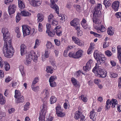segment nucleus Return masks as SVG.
I'll return each mask as SVG.
<instances>
[{
	"instance_id": "obj_40",
	"label": "nucleus",
	"mask_w": 121,
	"mask_h": 121,
	"mask_svg": "<svg viewBox=\"0 0 121 121\" xmlns=\"http://www.w3.org/2000/svg\"><path fill=\"white\" fill-rule=\"evenodd\" d=\"M74 7L76 10L78 12H81V6L78 4H74L73 5Z\"/></svg>"
},
{
	"instance_id": "obj_26",
	"label": "nucleus",
	"mask_w": 121,
	"mask_h": 121,
	"mask_svg": "<svg viewBox=\"0 0 121 121\" xmlns=\"http://www.w3.org/2000/svg\"><path fill=\"white\" fill-rule=\"evenodd\" d=\"M110 104L112 105L111 107L112 108L115 107V106L117 104L118 102L117 100L115 99H112L111 100H110Z\"/></svg>"
},
{
	"instance_id": "obj_19",
	"label": "nucleus",
	"mask_w": 121,
	"mask_h": 121,
	"mask_svg": "<svg viewBox=\"0 0 121 121\" xmlns=\"http://www.w3.org/2000/svg\"><path fill=\"white\" fill-rule=\"evenodd\" d=\"M70 24L71 26L73 27H76L79 25V23L78 22V19L77 18L73 19L70 22Z\"/></svg>"
},
{
	"instance_id": "obj_30",
	"label": "nucleus",
	"mask_w": 121,
	"mask_h": 121,
	"mask_svg": "<svg viewBox=\"0 0 121 121\" xmlns=\"http://www.w3.org/2000/svg\"><path fill=\"white\" fill-rule=\"evenodd\" d=\"M83 114L79 111H77L76 112L75 114L74 118L75 119L77 120Z\"/></svg>"
},
{
	"instance_id": "obj_39",
	"label": "nucleus",
	"mask_w": 121,
	"mask_h": 121,
	"mask_svg": "<svg viewBox=\"0 0 121 121\" xmlns=\"http://www.w3.org/2000/svg\"><path fill=\"white\" fill-rule=\"evenodd\" d=\"M57 99L56 97L54 96H52L50 99V102L51 104H53L56 101Z\"/></svg>"
},
{
	"instance_id": "obj_4",
	"label": "nucleus",
	"mask_w": 121,
	"mask_h": 121,
	"mask_svg": "<svg viewBox=\"0 0 121 121\" xmlns=\"http://www.w3.org/2000/svg\"><path fill=\"white\" fill-rule=\"evenodd\" d=\"M47 101H45L42 105V109L39 114V121H45V116L47 112Z\"/></svg>"
},
{
	"instance_id": "obj_63",
	"label": "nucleus",
	"mask_w": 121,
	"mask_h": 121,
	"mask_svg": "<svg viewBox=\"0 0 121 121\" xmlns=\"http://www.w3.org/2000/svg\"><path fill=\"white\" fill-rule=\"evenodd\" d=\"M49 82L50 83V85L52 87H54L56 86V85L55 82Z\"/></svg>"
},
{
	"instance_id": "obj_53",
	"label": "nucleus",
	"mask_w": 121,
	"mask_h": 121,
	"mask_svg": "<svg viewBox=\"0 0 121 121\" xmlns=\"http://www.w3.org/2000/svg\"><path fill=\"white\" fill-rule=\"evenodd\" d=\"M80 97L82 100L85 102H86L87 100L86 97L84 95H82Z\"/></svg>"
},
{
	"instance_id": "obj_37",
	"label": "nucleus",
	"mask_w": 121,
	"mask_h": 121,
	"mask_svg": "<svg viewBox=\"0 0 121 121\" xmlns=\"http://www.w3.org/2000/svg\"><path fill=\"white\" fill-rule=\"evenodd\" d=\"M22 95L21 93L19 90H15V91L14 97L15 98L19 97L20 96Z\"/></svg>"
},
{
	"instance_id": "obj_48",
	"label": "nucleus",
	"mask_w": 121,
	"mask_h": 121,
	"mask_svg": "<svg viewBox=\"0 0 121 121\" xmlns=\"http://www.w3.org/2000/svg\"><path fill=\"white\" fill-rule=\"evenodd\" d=\"M30 103L29 102H27L24 106V110L26 111L28 110L29 108Z\"/></svg>"
},
{
	"instance_id": "obj_47",
	"label": "nucleus",
	"mask_w": 121,
	"mask_h": 121,
	"mask_svg": "<svg viewBox=\"0 0 121 121\" xmlns=\"http://www.w3.org/2000/svg\"><path fill=\"white\" fill-rule=\"evenodd\" d=\"M110 103V100L109 99H108L106 101V105L105 106L106 110L109 109L110 108V105H111Z\"/></svg>"
},
{
	"instance_id": "obj_57",
	"label": "nucleus",
	"mask_w": 121,
	"mask_h": 121,
	"mask_svg": "<svg viewBox=\"0 0 121 121\" xmlns=\"http://www.w3.org/2000/svg\"><path fill=\"white\" fill-rule=\"evenodd\" d=\"M94 82L95 83L98 85L101 82V80L99 79H95L94 80Z\"/></svg>"
},
{
	"instance_id": "obj_51",
	"label": "nucleus",
	"mask_w": 121,
	"mask_h": 121,
	"mask_svg": "<svg viewBox=\"0 0 121 121\" xmlns=\"http://www.w3.org/2000/svg\"><path fill=\"white\" fill-rule=\"evenodd\" d=\"M56 79V76H51L49 80V82H55L54 81Z\"/></svg>"
},
{
	"instance_id": "obj_45",
	"label": "nucleus",
	"mask_w": 121,
	"mask_h": 121,
	"mask_svg": "<svg viewBox=\"0 0 121 121\" xmlns=\"http://www.w3.org/2000/svg\"><path fill=\"white\" fill-rule=\"evenodd\" d=\"M46 33L48 34L49 36L51 37L54 36L55 34V33L54 31L52 32L50 31L49 30H46Z\"/></svg>"
},
{
	"instance_id": "obj_36",
	"label": "nucleus",
	"mask_w": 121,
	"mask_h": 121,
	"mask_svg": "<svg viewBox=\"0 0 121 121\" xmlns=\"http://www.w3.org/2000/svg\"><path fill=\"white\" fill-rule=\"evenodd\" d=\"M93 22L94 23L99 25L101 23V21L99 19L97 18H93Z\"/></svg>"
},
{
	"instance_id": "obj_32",
	"label": "nucleus",
	"mask_w": 121,
	"mask_h": 121,
	"mask_svg": "<svg viewBox=\"0 0 121 121\" xmlns=\"http://www.w3.org/2000/svg\"><path fill=\"white\" fill-rule=\"evenodd\" d=\"M103 54H99L98 52L97 51H95L94 52V56L95 59L97 60H98L99 57H100V55H102Z\"/></svg>"
},
{
	"instance_id": "obj_41",
	"label": "nucleus",
	"mask_w": 121,
	"mask_h": 121,
	"mask_svg": "<svg viewBox=\"0 0 121 121\" xmlns=\"http://www.w3.org/2000/svg\"><path fill=\"white\" fill-rule=\"evenodd\" d=\"M40 41L38 39H36L35 41V45L34 47V48L35 49L37 48L40 45Z\"/></svg>"
},
{
	"instance_id": "obj_29",
	"label": "nucleus",
	"mask_w": 121,
	"mask_h": 121,
	"mask_svg": "<svg viewBox=\"0 0 121 121\" xmlns=\"http://www.w3.org/2000/svg\"><path fill=\"white\" fill-rule=\"evenodd\" d=\"M49 90L48 88H46L43 91V92L44 93V98L45 99H47L49 97Z\"/></svg>"
},
{
	"instance_id": "obj_43",
	"label": "nucleus",
	"mask_w": 121,
	"mask_h": 121,
	"mask_svg": "<svg viewBox=\"0 0 121 121\" xmlns=\"http://www.w3.org/2000/svg\"><path fill=\"white\" fill-rule=\"evenodd\" d=\"M46 71L48 73H53V70L51 67V66H48L46 68Z\"/></svg>"
},
{
	"instance_id": "obj_5",
	"label": "nucleus",
	"mask_w": 121,
	"mask_h": 121,
	"mask_svg": "<svg viewBox=\"0 0 121 121\" xmlns=\"http://www.w3.org/2000/svg\"><path fill=\"white\" fill-rule=\"evenodd\" d=\"M95 10L93 13V17H94L100 16L101 13V10L102 9V5L101 4H98L94 8Z\"/></svg>"
},
{
	"instance_id": "obj_18",
	"label": "nucleus",
	"mask_w": 121,
	"mask_h": 121,
	"mask_svg": "<svg viewBox=\"0 0 121 121\" xmlns=\"http://www.w3.org/2000/svg\"><path fill=\"white\" fill-rule=\"evenodd\" d=\"M58 16L56 17L57 20L60 21V23H63L65 21V16L61 14L58 13Z\"/></svg>"
},
{
	"instance_id": "obj_15",
	"label": "nucleus",
	"mask_w": 121,
	"mask_h": 121,
	"mask_svg": "<svg viewBox=\"0 0 121 121\" xmlns=\"http://www.w3.org/2000/svg\"><path fill=\"white\" fill-rule=\"evenodd\" d=\"M119 4V2L118 1H115L112 3V7L115 11H116L118 10Z\"/></svg>"
},
{
	"instance_id": "obj_44",
	"label": "nucleus",
	"mask_w": 121,
	"mask_h": 121,
	"mask_svg": "<svg viewBox=\"0 0 121 121\" xmlns=\"http://www.w3.org/2000/svg\"><path fill=\"white\" fill-rule=\"evenodd\" d=\"M52 25L54 26H57L58 24V21L56 19H52Z\"/></svg>"
},
{
	"instance_id": "obj_22",
	"label": "nucleus",
	"mask_w": 121,
	"mask_h": 121,
	"mask_svg": "<svg viewBox=\"0 0 121 121\" xmlns=\"http://www.w3.org/2000/svg\"><path fill=\"white\" fill-rule=\"evenodd\" d=\"M82 51L81 50H79L75 53L74 58H78L81 57L82 54Z\"/></svg>"
},
{
	"instance_id": "obj_11",
	"label": "nucleus",
	"mask_w": 121,
	"mask_h": 121,
	"mask_svg": "<svg viewBox=\"0 0 121 121\" xmlns=\"http://www.w3.org/2000/svg\"><path fill=\"white\" fill-rule=\"evenodd\" d=\"M22 27L23 36L29 35L30 33V30L27 26L23 25Z\"/></svg>"
},
{
	"instance_id": "obj_21",
	"label": "nucleus",
	"mask_w": 121,
	"mask_h": 121,
	"mask_svg": "<svg viewBox=\"0 0 121 121\" xmlns=\"http://www.w3.org/2000/svg\"><path fill=\"white\" fill-rule=\"evenodd\" d=\"M50 52L49 51L47 50H46L45 51L44 54V56L42 55L41 57L43 61H44L45 60V58H48L49 56Z\"/></svg>"
},
{
	"instance_id": "obj_35",
	"label": "nucleus",
	"mask_w": 121,
	"mask_h": 121,
	"mask_svg": "<svg viewBox=\"0 0 121 121\" xmlns=\"http://www.w3.org/2000/svg\"><path fill=\"white\" fill-rule=\"evenodd\" d=\"M4 68L6 71H8L10 69L9 65L7 61H5L4 62Z\"/></svg>"
},
{
	"instance_id": "obj_28",
	"label": "nucleus",
	"mask_w": 121,
	"mask_h": 121,
	"mask_svg": "<svg viewBox=\"0 0 121 121\" xmlns=\"http://www.w3.org/2000/svg\"><path fill=\"white\" fill-rule=\"evenodd\" d=\"M16 99V103H22L24 100V98L22 95Z\"/></svg>"
},
{
	"instance_id": "obj_64",
	"label": "nucleus",
	"mask_w": 121,
	"mask_h": 121,
	"mask_svg": "<svg viewBox=\"0 0 121 121\" xmlns=\"http://www.w3.org/2000/svg\"><path fill=\"white\" fill-rule=\"evenodd\" d=\"M54 42L55 44L58 46H59L60 45V42L59 40L57 39H55Z\"/></svg>"
},
{
	"instance_id": "obj_61",
	"label": "nucleus",
	"mask_w": 121,
	"mask_h": 121,
	"mask_svg": "<svg viewBox=\"0 0 121 121\" xmlns=\"http://www.w3.org/2000/svg\"><path fill=\"white\" fill-rule=\"evenodd\" d=\"M58 117H62L64 116L65 114L64 113L62 112V111L59 112L56 114Z\"/></svg>"
},
{
	"instance_id": "obj_2",
	"label": "nucleus",
	"mask_w": 121,
	"mask_h": 121,
	"mask_svg": "<svg viewBox=\"0 0 121 121\" xmlns=\"http://www.w3.org/2000/svg\"><path fill=\"white\" fill-rule=\"evenodd\" d=\"M38 57L36 53L33 51H31L26 54V60H24V63L26 65L30 64L33 60L35 62H36Z\"/></svg>"
},
{
	"instance_id": "obj_55",
	"label": "nucleus",
	"mask_w": 121,
	"mask_h": 121,
	"mask_svg": "<svg viewBox=\"0 0 121 121\" xmlns=\"http://www.w3.org/2000/svg\"><path fill=\"white\" fill-rule=\"evenodd\" d=\"M56 114L61 111H62L61 108L60 106H57L56 108Z\"/></svg>"
},
{
	"instance_id": "obj_12",
	"label": "nucleus",
	"mask_w": 121,
	"mask_h": 121,
	"mask_svg": "<svg viewBox=\"0 0 121 121\" xmlns=\"http://www.w3.org/2000/svg\"><path fill=\"white\" fill-rule=\"evenodd\" d=\"M106 59V58L104 56L103 54L100 55L99 59L97 60V63H96V66L98 64H100L104 63Z\"/></svg>"
},
{
	"instance_id": "obj_6",
	"label": "nucleus",
	"mask_w": 121,
	"mask_h": 121,
	"mask_svg": "<svg viewBox=\"0 0 121 121\" xmlns=\"http://www.w3.org/2000/svg\"><path fill=\"white\" fill-rule=\"evenodd\" d=\"M2 32L3 34L4 40V41H9V39H10L11 40V38L9 37V33L8 28H3L2 30Z\"/></svg>"
},
{
	"instance_id": "obj_58",
	"label": "nucleus",
	"mask_w": 121,
	"mask_h": 121,
	"mask_svg": "<svg viewBox=\"0 0 121 121\" xmlns=\"http://www.w3.org/2000/svg\"><path fill=\"white\" fill-rule=\"evenodd\" d=\"M105 53L106 55L110 57L112 55V53L109 50H107L105 52Z\"/></svg>"
},
{
	"instance_id": "obj_13",
	"label": "nucleus",
	"mask_w": 121,
	"mask_h": 121,
	"mask_svg": "<svg viewBox=\"0 0 121 121\" xmlns=\"http://www.w3.org/2000/svg\"><path fill=\"white\" fill-rule=\"evenodd\" d=\"M93 25L94 28L97 30V32L98 33L104 32L106 30V28L102 25L99 27L95 26L94 24Z\"/></svg>"
},
{
	"instance_id": "obj_59",
	"label": "nucleus",
	"mask_w": 121,
	"mask_h": 121,
	"mask_svg": "<svg viewBox=\"0 0 121 121\" xmlns=\"http://www.w3.org/2000/svg\"><path fill=\"white\" fill-rule=\"evenodd\" d=\"M4 61L2 60L1 57H0V66L1 68H2L4 64Z\"/></svg>"
},
{
	"instance_id": "obj_31",
	"label": "nucleus",
	"mask_w": 121,
	"mask_h": 121,
	"mask_svg": "<svg viewBox=\"0 0 121 121\" xmlns=\"http://www.w3.org/2000/svg\"><path fill=\"white\" fill-rule=\"evenodd\" d=\"M6 101L3 95L0 94V104H4L5 103Z\"/></svg>"
},
{
	"instance_id": "obj_17",
	"label": "nucleus",
	"mask_w": 121,
	"mask_h": 121,
	"mask_svg": "<svg viewBox=\"0 0 121 121\" xmlns=\"http://www.w3.org/2000/svg\"><path fill=\"white\" fill-rule=\"evenodd\" d=\"M61 27L60 26H58L56 27L53 30L54 32H55L56 34L58 36H60L61 35L62 31L60 29Z\"/></svg>"
},
{
	"instance_id": "obj_54",
	"label": "nucleus",
	"mask_w": 121,
	"mask_h": 121,
	"mask_svg": "<svg viewBox=\"0 0 121 121\" xmlns=\"http://www.w3.org/2000/svg\"><path fill=\"white\" fill-rule=\"evenodd\" d=\"M90 33L91 34L93 35L94 36L96 37H101V35L95 33V32L93 31H91L90 32Z\"/></svg>"
},
{
	"instance_id": "obj_24",
	"label": "nucleus",
	"mask_w": 121,
	"mask_h": 121,
	"mask_svg": "<svg viewBox=\"0 0 121 121\" xmlns=\"http://www.w3.org/2000/svg\"><path fill=\"white\" fill-rule=\"evenodd\" d=\"M20 13L21 15L22 16L28 17L30 16L31 15V13L27 11H23Z\"/></svg>"
},
{
	"instance_id": "obj_49",
	"label": "nucleus",
	"mask_w": 121,
	"mask_h": 121,
	"mask_svg": "<svg viewBox=\"0 0 121 121\" xmlns=\"http://www.w3.org/2000/svg\"><path fill=\"white\" fill-rule=\"evenodd\" d=\"M21 15V13H18L16 17V22H18L20 19Z\"/></svg>"
},
{
	"instance_id": "obj_62",
	"label": "nucleus",
	"mask_w": 121,
	"mask_h": 121,
	"mask_svg": "<svg viewBox=\"0 0 121 121\" xmlns=\"http://www.w3.org/2000/svg\"><path fill=\"white\" fill-rule=\"evenodd\" d=\"M109 46L108 42L106 41L103 43V48H106Z\"/></svg>"
},
{
	"instance_id": "obj_42",
	"label": "nucleus",
	"mask_w": 121,
	"mask_h": 121,
	"mask_svg": "<svg viewBox=\"0 0 121 121\" xmlns=\"http://www.w3.org/2000/svg\"><path fill=\"white\" fill-rule=\"evenodd\" d=\"M109 76L111 78H115L117 77L118 76V74L116 73L110 72Z\"/></svg>"
},
{
	"instance_id": "obj_25",
	"label": "nucleus",
	"mask_w": 121,
	"mask_h": 121,
	"mask_svg": "<svg viewBox=\"0 0 121 121\" xmlns=\"http://www.w3.org/2000/svg\"><path fill=\"white\" fill-rule=\"evenodd\" d=\"M46 46L47 49L48 50H51L54 48V46L52 43L50 41L47 42Z\"/></svg>"
},
{
	"instance_id": "obj_7",
	"label": "nucleus",
	"mask_w": 121,
	"mask_h": 121,
	"mask_svg": "<svg viewBox=\"0 0 121 121\" xmlns=\"http://www.w3.org/2000/svg\"><path fill=\"white\" fill-rule=\"evenodd\" d=\"M17 9L16 5L13 4H10L8 7V12L9 15H10L15 13Z\"/></svg>"
},
{
	"instance_id": "obj_33",
	"label": "nucleus",
	"mask_w": 121,
	"mask_h": 121,
	"mask_svg": "<svg viewBox=\"0 0 121 121\" xmlns=\"http://www.w3.org/2000/svg\"><path fill=\"white\" fill-rule=\"evenodd\" d=\"M112 3L111 0H104V4L106 7L110 6Z\"/></svg>"
},
{
	"instance_id": "obj_38",
	"label": "nucleus",
	"mask_w": 121,
	"mask_h": 121,
	"mask_svg": "<svg viewBox=\"0 0 121 121\" xmlns=\"http://www.w3.org/2000/svg\"><path fill=\"white\" fill-rule=\"evenodd\" d=\"M39 77L35 78L32 82V85H31V87H35V84L39 81Z\"/></svg>"
},
{
	"instance_id": "obj_20",
	"label": "nucleus",
	"mask_w": 121,
	"mask_h": 121,
	"mask_svg": "<svg viewBox=\"0 0 121 121\" xmlns=\"http://www.w3.org/2000/svg\"><path fill=\"white\" fill-rule=\"evenodd\" d=\"M71 81L74 86L78 87H80V85L79 83L75 78H72L71 79Z\"/></svg>"
},
{
	"instance_id": "obj_1",
	"label": "nucleus",
	"mask_w": 121,
	"mask_h": 121,
	"mask_svg": "<svg viewBox=\"0 0 121 121\" xmlns=\"http://www.w3.org/2000/svg\"><path fill=\"white\" fill-rule=\"evenodd\" d=\"M9 41H4L3 49V52L5 56L7 58L11 57L14 52V51L11 44V41L9 39Z\"/></svg>"
},
{
	"instance_id": "obj_8",
	"label": "nucleus",
	"mask_w": 121,
	"mask_h": 121,
	"mask_svg": "<svg viewBox=\"0 0 121 121\" xmlns=\"http://www.w3.org/2000/svg\"><path fill=\"white\" fill-rule=\"evenodd\" d=\"M58 0H50L51 3L50 5L51 8L54 9L57 14L59 13V8L57 6L55 2H57Z\"/></svg>"
},
{
	"instance_id": "obj_56",
	"label": "nucleus",
	"mask_w": 121,
	"mask_h": 121,
	"mask_svg": "<svg viewBox=\"0 0 121 121\" xmlns=\"http://www.w3.org/2000/svg\"><path fill=\"white\" fill-rule=\"evenodd\" d=\"M53 16L52 14H51L50 15L48 16V21L49 23H50L51 22L53 18Z\"/></svg>"
},
{
	"instance_id": "obj_14",
	"label": "nucleus",
	"mask_w": 121,
	"mask_h": 121,
	"mask_svg": "<svg viewBox=\"0 0 121 121\" xmlns=\"http://www.w3.org/2000/svg\"><path fill=\"white\" fill-rule=\"evenodd\" d=\"M26 46L25 44H22L21 45L20 51L21 56H23L26 52Z\"/></svg>"
},
{
	"instance_id": "obj_52",
	"label": "nucleus",
	"mask_w": 121,
	"mask_h": 121,
	"mask_svg": "<svg viewBox=\"0 0 121 121\" xmlns=\"http://www.w3.org/2000/svg\"><path fill=\"white\" fill-rule=\"evenodd\" d=\"M38 30L40 32H42L43 30V26L40 23H39L38 25Z\"/></svg>"
},
{
	"instance_id": "obj_60",
	"label": "nucleus",
	"mask_w": 121,
	"mask_h": 121,
	"mask_svg": "<svg viewBox=\"0 0 121 121\" xmlns=\"http://www.w3.org/2000/svg\"><path fill=\"white\" fill-rule=\"evenodd\" d=\"M84 44V43L83 41L79 39L77 44L80 46H83Z\"/></svg>"
},
{
	"instance_id": "obj_10",
	"label": "nucleus",
	"mask_w": 121,
	"mask_h": 121,
	"mask_svg": "<svg viewBox=\"0 0 121 121\" xmlns=\"http://www.w3.org/2000/svg\"><path fill=\"white\" fill-rule=\"evenodd\" d=\"M93 65V61L92 60L90 59L87 63L86 66L83 67V69L85 71H88L91 69V67Z\"/></svg>"
},
{
	"instance_id": "obj_23",
	"label": "nucleus",
	"mask_w": 121,
	"mask_h": 121,
	"mask_svg": "<svg viewBox=\"0 0 121 121\" xmlns=\"http://www.w3.org/2000/svg\"><path fill=\"white\" fill-rule=\"evenodd\" d=\"M108 34L110 36L113 35L114 33V30L113 28L112 27H109L107 29Z\"/></svg>"
},
{
	"instance_id": "obj_34",
	"label": "nucleus",
	"mask_w": 121,
	"mask_h": 121,
	"mask_svg": "<svg viewBox=\"0 0 121 121\" xmlns=\"http://www.w3.org/2000/svg\"><path fill=\"white\" fill-rule=\"evenodd\" d=\"M37 20L38 22H41L43 20L44 16L41 14L39 13L37 14Z\"/></svg>"
},
{
	"instance_id": "obj_9",
	"label": "nucleus",
	"mask_w": 121,
	"mask_h": 121,
	"mask_svg": "<svg viewBox=\"0 0 121 121\" xmlns=\"http://www.w3.org/2000/svg\"><path fill=\"white\" fill-rule=\"evenodd\" d=\"M30 4L33 6H37L42 3V0H28Z\"/></svg>"
},
{
	"instance_id": "obj_50",
	"label": "nucleus",
	"mask_w": 121,
	"mask_h": 121,
	"mask_svg": "<svg viewBox=\"0 0 121 121\" xmlns=\"http://www.w3.org/2000/svg\"><path fill=\"white\" fill-rule=\"evenodd\" d=\"M117 57L121 56V48L120 46L117 47Z\"/></svg>"
},
{
	"instance_id": "obj_3",
	"label": "nucleus",
	"mask_w": 121,
	"mask_h": 121,
	"mask_svg": "<svg viewBox=\"0 0 121 121\" xmlns=\"http://www.w3.org/2000/svg\"><path fill=\"white\" fill-rule=\"evenodd\" d=\"M96 66L93 68L92 71L95 74L96 76L98 77L104 78L106 76V72L104 69L101 68V67H96Z\"/></svg>"
},
{
	"instance_id": "obj_27",
	"label": "nucleus",
	"mask_w": 121,
	"mask_h": 121,
	"mask_svg": "<svg viewBox=\"0 0 121 121\" xmlns=\"http://www.w3.org/2000/svg\"><path fill=\"white\" fill-rule=\"evenodd\" d=\"M18 6L20 8L22 9L25 8V4L23 1L18 0Z\"/></svg>"
},
{
	"instance_id": "obj_16",
	"label": "nucleus",
	"mask_w": 121,
	"mask_h": 121,
	"mask_svg": "<svg viewBox=\"0 0 121 121\" xmlns=\"http://www.w3.org/2000/svg\"><path fill=\"white\" fill-rule=\"evenodd\" d=\"M97 113L94 110L92 111L90 113V118L94 121L95 120L97 117Z\"/></svg>"
},
{
	"instance_id": "obj_46",
	"label": "nucleus",
	"mask_w": 121,
	"mask_h": 121,
	"mask_svg": "<svg viewBox=\"0 0 121 121\" xmlns=\"http://www.w3.org/2000/svg\"><path fill=\"white\" fill-rule=\"evenodd\" d=\"M72 40L73 42L77 44L79 39L75 36H73L72 37Z\"/></svg>"
}]
</instances>
